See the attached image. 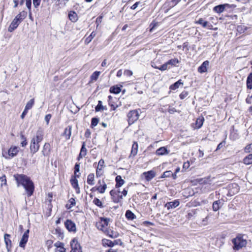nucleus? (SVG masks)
I'll use <instances>...</instances> for the list:
<instances>
[{
    "label": "nucleus",
    "instance_id": "nucleus-45",
    "mask_svg": "<svg viewBox=\"0 0 252 252\" xmlns=\"http://www.w3.org/2000/svg\"><path fill=\"white\" fill-rule=\"evenodd\" d=\"M196 211L191 210L190 212L188 213L187 215V218L188 219H195V215H196Z\"/></svg>",
    "mask_w": 252,
    "mask_h": 252
},
{
    "label": "nucleus",
    "instance_id": "nucleus-58",
    "mask_svg": "<svg viewBox=\"0 0 252 252\" xmlns=\"http://www.w3.org/2000/svg\"><path fill=\"white\" fill-rule=\"evenodd\" d=\"M189 94V93L187 91H183L180 94L179 96L180 99H183L185 98Z\"/></svg>",
    "mask_w": 252,
    "mask_h": 252
},
{
    "label": "nucleus",
    "instance_id": "nucleus-49",
    "mask_svg": "<svg viewBox=\"0 0 252 252\" xmlns=\"http://www.w3.org/2000/svg\"><path fill=\"white\" fill-rule=\"evenodd\" d=\"M21 139L22 140V141L21 143V145L22 147H25L28 144L26 137L24 135L21 134Z\"/></svg>",
    "mask_w": 252,
    "mask_h": 252
},
{
    "label": "nucleus",
    "instance_id": "nucleus-51",
    "mask_svg": "<svg viewBox=\"0 0 252 252\" xmlns=\"http://www.w3.org/2000/svg\"><path fill=\"white\" fill-rule=\"evenodd\" d=\"M170 66L169 64L167 63V62L165 63L162 65L160 66V68H158V69H159L161 71H164L168 69H169Z\"/></svg>",
    "mask_w": 252,
    "mask_h": 252
},
{
    "label": "nucleus",
    "instance_id": "nucleus-29",
    "mask_svg": "<svg viewBox=\"0 0 252 252\" xmlns=\"http://www.w3.org/2000/svg\"><path fill=\"white\" fill-rule=\"evenodd\" d=\"M121 91V88L118 87L117 85L113 86L111 87L109 89L110 93L112 94H118L120 93Z\"/></svg>",
    "mask_w": 252,
    "mask_h": 252
},
{
    "label": "nucleus",
    "instance_id": "nucleus-53",
    "mask_svg": "<svg viewBox=\"0 0 252 252\" xmlns=\"http://www.w3.org/2000/svg\"><path fill=\"white\" fill-rule=\"evenodd\" d=\"M69 202H70V204L68 205V204H66V207L67 209H70V208H71L72 206H74L75 204V200L74 198H71L69 199Z\"/></svg>",
    "mask_w": 252,
    "mask_h": 252
},
{
    "label": "nucleus",
    "instance_id": "nucleus-15",
    "mask_svg": "<svg viewBox=\"0 0 252 252\" xmlns=\"http://www.w3.org/2000/svg\"><path fill=\"white\" fill-rule=\"evenodd\" d=\"M179 201L178 200H175L173 201L167 202L165 204V207L167 208L168 210L174 209L179 205Z\"/></svg>",
    "mask_w": 252,
    "mask_h": 252
},
{
    "label": "nucleus",
    "instance_id": "nucleus-50",
    "mask_svg": "<svg viewBox=\"0 0 252 252\" xmlns=\"http://www.w3.org/2000/svg\"><path fill=\"white\" fill-rule=\"evenodd\" d=\"M52 193L50 192L48 194V198L46 199V204L48 205V208H49V206L51 205V199L52 198Z\"/></svg>",
    "mask_w": 252,
    "mask_h": 252
},
{
    "label": "nucleus",
    "instance_id": "nucleus-34",
    "mask_svg": "<svg viewBox=\"0 0 252 252\" xmlns=\"http://www.w3.org/2000/svg\"><path fill=\"white\" fill-rule=\"evenodd\" d=\"M213 10L218 13H221L224 11L225 9L223 4H220L215 6L213 8Z\"/></svg>",
    "mask_w": 252,
    "mask_h": 252
},
{
    "label": "nucleus",
    "instance_id": "nucleus-48",
    "mask_svg": "<svg viewBox=\"0 0 252 252\" xmlns=\"http://www.w3.org/2000/svg\"><path fill=\"white\" fill-rule=\"evenodd\" d=\"M158 26V23L156 22L155 21H153L150 25V29L149 30L150 32H152L154 31V30Z\"/></svg>",
    "mask_w": 252,
    "mask_h": 252
},
{
    "label": "nucleus",
    "instance_id": "nucleus-32",
    "mask_svg": "<svg viewBox=\"0 0 252 252\" xmlns=\"http://www.w3.org/2000/svg\"><path fill=\"white\" fill-rule=\"evenodd\" d=\"M125 216L126 218L129 220H133L136 218V216L134 213L129 210H128L126 211Z\"/></svg>",
    "mask_w": 252,
    "mask_h": 252
},
{
    "label": "nucleus",
    "instance_id": "nucleus-40",
    "mask_svg": "<svg viewBox=\"0 0 252 252\" xmlns=\"http://www.w3.org/2000/svg\"><path fill=\"white\" fill-rule=\"evenodd\" d=\"M100 74V71H95L91 76V79L92 81H96Z\"/></svg>",
    "mask_w": 252,
    "mask_h": 252
},
{
    "label": "nucleus",
    "instance_id": "nucleus-44",
    "mask_svg": "<svg viewBox=\"0 0 252 252\" xmlns=\"http://www.w3.org/2000/svg\"><path fill=\"white\" fill-rule=\"evenodd\" d=\"M87 149L86 148V143L85 142L82 143V145L81 146V148L80 150V153L83 155V156L85 157L87 154Z\"/></svg>",
    "mask_w": 252,
    "mask_h": 252
},
{
    "label": "nucleus",
    "instance_id": "nucleus-17",
    "mask_svg": "<svg viewBox=\"0 0 252 252\" xmlns=\"http://www.w3.org/2000/svg\"><path fill=\"white\" fill-rule=\"evenodd\" d=\"M209 62L208 61H204L198 68V71L200 73L206 72L207 71V67L209 66Z\"/></svg>",
    "mask_w": 252,
    "mask_h": 252
},
{
    "label": "nucleus",
    "instance_id": "nucleus-27",
    "mask_svg": "<svg viewBox=\"0 0 252 252\" xmlns=\"http://www.w3.org/2000/svg\"><path fill=\"white\" fill-rule=\"evenodd\" d=\"M246 85L248 89H252V72H251L247 77Z\"/></svg>",
    "mask_w": 252,
    "mask_h": 252
},
{
    "label": "nucleus",
    "instance_id": "nucleus-60",
    "mask_svg": "<svg viewBox=\"0 0 252 252\" xmlns=\"http://www.w3.org/2000/svg\"><path fill=\"white\" fill-rule=\"evenodd\" d=\"M26 1V4L29 10H31L32 7V0H25Z\"/></svg>",
    "mask_w": 252,
    "mask_h": 252
},
{
    "label": "nucleus",
    "instance_id": "nucleus-12",
    "mask_svg": "<svg viewBox=\"0 0 252 252\" xmlns=\"http://www.w3.org/2000/svg\"><path fill=\"white\" fill-rule=\"evenodd\" d=\"M64 225L69 232L75 233L76 231V227L73 221H64Z\"/></svg>",
    "mask_w": 252,
    "mask_h": 252
},
{
    "label": "nucleus",
    "instance_id": "nucleus-21",
    "mask_svg": "<svg viewBox=\"0 0 252 252\" xmlns=\"http://www.w3.org/2000/svg\"><path fill=\"white\" fill-rule=\"evenodd\" d=\"M118 240H115L114 241H112L107 239H103L102 240V244L104 246H108L110 247L114 246L115 245L118 244Z\"/></svg>",
    "mask_w": 252,
    "mask_h": 252
},
{
    "label": "nucleus",
    "instance_id": "nucleus-59",
    "mask_svg": "<svg viewBox=\"0 0 252 252\" xmlns=\"http://www.w3.org/2000/svg\"><path fill=\"white\" fill-rule=\"evenodd\" d=\"M247 30V27L244 26H238L237 27V31L240 32H244Z\"/></svg>",
    "mask_w": 252,
    "mask_h": 252
},
{
    "label": "nucleus",
    "instance_id": "nucleus-56",
    "mask_svg": "<svg viewBox=\"0 0 252 252\" xmlns=\"http://www.w3.org/2000/svg\"><path fill=\"white\" fill-rule=\"evenodd\" d=\"M169 5L171 7H173L177 5L181 0H169Z\"/></svg>",
    "mask_w": 252,
    "mask_h": 252
},
{
    "label": "nucleus",
    "instance_id": "nucleus-4",
    "mask_svg": "<svg viewBox=\"0 0 252 252\" xmlns=\"http://www.w3.org/2000/svg\"><path fill=\"white\" fill-rule=\"evenodd\" d=\"M109 221H96L95 226L99 230L102 231L106 232L107 234L112 236V234H110V231L108 229ZM112 232L111 231H110Z\"/></svg>",
    "mask_w": 252,
    "mask_h": 252
},
{
    "label": "nucleus",
    "instance_id": "nucleus-26",
    "mask_svg": "<svg viewBox=\"0 0 252 252\" xmlns=\"http://www.w3.org/2000/svg\"><path fill=\"white\" fill-rule=\"evenodd\" d=\"M68 18L69 20L72 22H75L78 20L77 14L75 11H71L68 13Z\"/></svg>",
    "mask_w": 252,
    "mask_h": 252
},
{
    "label": "nucleus",
    "instance_id": "nucleus-41",
    "mask_svg": "<svg viewBox=\"0 0 252 252\" xmlns=\"http://www.w3.org/2000/svg\"><path fill=\"white\" fill-rule=\"evenodd\" d=\"M34 103V98L31 99L26 104L25 109H26V110H28L31 109Z\"/></svg>",
    "mask_w": 252,
    "mask_h": 252
},
{
    "label": "nucleus",
    "instance_id": "nucleus-2",
    "mask_svg": "<svg viewBox=\"0 0 252 252\" xmlns=\"http://www.w3.org/2000/svg\"><path fill=\"white\" fill-rule=\"evenodd\" d=\"M232 243L233 250L237 251L245 247L247 245V241L244 239L241 234H238L236 237L232 240Z\"/></svg>",
    "mask_w": 252,
    "mask_h": 252
},
{
    "label": "nucleus",
    "instance_id": "nucleus-55",
    "mask_svg": "<svg viewBox=\"0 0 252 252\" xmlns=\"http://www.w3.org/2000/svg\"><path fill=\"white\" fill-rule=\"evenodd\" d=\"M103 174V170L102 168H99L97 166L96 170V176L97 178L100 177Z\"/></svg>",
    "mask_w": 252,
    "mask_h": 252
},
{
    "label": "nucleus",
    "instance_id": "nucleus-47",
    "mask_svg": "<svg viewBox=\"0 0 252 252\" xmlns=\"http://www.w3.org/2000/svg\"><path fill=\"white\" fill-rule=\"evenodd\" d=\"M99 119L97 118H93L91 120V126L93 128L94 126H95L98 123Z\"/></svg>",
    "mask_w": 252,
    "mask_h": 252
},
{
    "label": "nucleus",
    "instance_id": "nucleus-39",
    "mask_svg": "<svg viewBox=\"0 0 252 252\" xmlns=\"http://www.w3.org/2000/svg\"><path fill=\"white\" fill-rule=\"evenodd\" d=\"M95 35H96V33L94 32H93L91 33V34L86 38V39L85 40V43L86 44H88L92 40V39L95 36Z\"/></svg>",
    "mask_w": 252,
    "mask_h": 252
},
{
    "label": "nucleus",
    "instance_id": "nucleus-11",
    "mask_svg": "<svg viewBox=\"0 0 252 252\" xmlns=\"http://www.w3.org/2000/svg\"><path fill=\"white\" fill-rule=\"evenodd\" d=\"M224 200L223 199H219L214 201L212 205L213 211L216 212L218 211L224 204Z\"/></svg>",
    "mask_w": 252,
    "mask_h": 252
},
{
    "label": "nucleus",
    "instance_id": "nucleus-61",
    "mask_svg": "<svg viewBox=\"0 0 252 252\" xmlns=\"http://www.w3.org/2000/svg\"><path fill=\"white\" fill-rule=\"evenodd\" d=\"M41 0H33V4L35 8H37L40 4Z\"/></svg>",
    "mask_w": 252,
    "mask_h": 252
},
{
    "label": "nucleus",
    "instance_id": "nucleus-33",
    "mask_svg": "<svg viewBox=\"0 0 252 252\" xmlns=\"http://www.w3.org/2000/svg\"><path fill=\"white\" fill-rule=\"evenodd\" d=\"M243 162L246 165L252 164V154H249L243 159Z\"/></svg>",
    "mask_w": 252,
    "mask_h": 252
},
{
    "label": "nucleus",
    "instance_id": "nucleus-14",
    "mask_svg": "<svg viewBox=\"0 0 252 252\" xmlns=\"http://www.w3.org/2000/svg\"><path fill=\"white\" fill-rule=\"evenodd\" d=\"M36 142L39 143L43 139V132L41 128H39L36 133L35 136L32 138Z\"/></svg>",
    "mask_w": 252,
    "mask_h": 252
},
{
    "label": "nucleus",
    "instance_id": "nucleus-6",
    "mask_svg": "<svg viewBox=\"0 0 252 252\" xmlns=\"http://www.w3.org/2000/svg\"><path fill=\"white\" fill-rule=\"evenodd\" d=\"M110 194L113 202L115 203H119L123 199V196L122 195L118 194L116 190L112 189L110 191Z\"/></svg>",
    "mask_w": 252,
    "mask_h": 252
},
{
    "label": "nucleus",
    "instance_id": "nucleus-8",
    "mask_svg": "<svg viewBox=\"0 0 252 252\" xmlns=\"http://www.w3.org/2000/svg\"><path fill=\"white\" fill-rule=\"evenodd\" d=\"M39 144L36 141H35L34 139H32L30 144V151L31 153L32 154H34L36 153L39 149Z\"/></svg>",
    "mask_w": 252,
    "mask_h": 252
},
{
    "label": "nucleus",
    "instance_id": "nucleus-63",
    "mask_svg": "<svg viewBox=\"0 0 252 252\" xmlns=\"http://www.w3.org/2000/svg\"><path fill=\"white\" fill-rule=\"evenodd\" d=\"M124 74L127 76H131L133 74V72L130 70H125L124 71Z\"/></svg>",
    "mask_w": 252,
    "mask_h": 252
},
{
    "label": "nucleus",
    "instance_id": "nucleus-46",
    "mask_svg": "<svg viewBox=\"0 0 252 252\" xmlns=\"http://www.w3.org/2000/svg\"><path fill=\"white\" fill-rule=\"evenodd\" d=\"M167 62V63L169 65H174L175 66L176 64L179 63V60L177 59H173L169 60Z\"/></svg>",
    "mask_w": 252,
    "mask_h": 252
},
{
    "label": "nucleus",
    "instance_id": "nucleus-64",
    "mask_svg": "<svg viewBox=\"0 0 252 252\" xmlns=\"http://www.w3.org/2000/svg\"><path fill=\"white\" fill-rule=\"evenodd\" d=\"M245 151L247 152H251L252 151V143L247 145L245 148Z\"/></svg>",
    "mask_w": 252,
    "mask_h": 252
},
{
    "label": "nucleus",
    "instance_id": "nucleus-7",
    "mask_svg": "<svg viewBox=\"0 0 252 252\" xmlns=\"http://www.w3.org/2000/svg\"><path fill=\"white\" fill-rule=\"evenodd\" d=\"M51 146L49 143H45L43 146L41 153L44 157H48L51 154Z\"/></svg>",
    "mask_w": 252,
    "mask_h": 252
},
{
    "label": "nucleus",
    "instance_id": "nucleus-18",
    "mask_svg": "<svg viewBox=\"0 0 252 252\" xmlns=\"http://www.w3.org/2000/svg\"><path fill=\"white\" fill-rule=\"evenodd\" d=\"M21 23L20 22L14 18L11 23L9 27H8V31L9 32H12L15 30Z\"/></svg>",
    "mask_w": 252,
    "mask_h": 252
},
{
    "label": "nucleus",
    "instance_id": "nucleus-57",
    "mask_svg": "<svg viewBox=\"0 0 252 252\" xmlns=\"http://www.w3.org/2000/svg\"><path fill=\"white\" fill-rule=\"evenodd\" d=\"M223 5L225 10L230 8H234L236 7V6L234 4H229L228 3L223 4Z\"/></svg>",
    "mask_w": 252,
    "mask_h": 252
},
{
    "label": "nucleus",
    "instance_id": "nucleus-24",
    "mask_svg": "<svg viewBox=\"0 0 252 252\" xmlns=\"http://www.w3.org/2000/svg\"><path fill=\"white\" fill-rule=\"evenodd\" d=\"M138 145L137 142H134L132 147H131V150L130 153V156L134 157L136 156L137 154L138 151Z\"/></svg>",
    "mask_w": 252,
    "mask_h": 252
},
{
    "label": "nucleus",
    "instance_id": "nucleus-36",
    "mask_svg": "<svg viewBox=\"0 0 252 252\" xmlns=\"http://www.w3.org/2000/svg\"><path fill=\"white\" fill-rule=\"evenodd\" d=\"M94 173L89 174V175L88 176V178H87V183L90 185H94Z\"/></svg>",
    "mask_w": 252,
    "mask_h": 252
},
{
    "label": "nucleus",
    "instance_id": "nucleus-1",
    "mask_svg": "<svg viewBox=\"0 0 252 252\" xmlns=\"http://www.w3.org/2000/svg\"><path fill=\"white\" fill-rule=\"evenodd\" d=\"M14 177L18 185L21 184L25 189L28 196L32 195L34 186L33 183L27 176L24 174H15Z\"/></svg>",
    "mask_w": 252,
    "mask_h": 252
},
{
    "label": "nucleus",
    "instance_id": "nucleus-16",
    "mask_svg": "<svg viewBox=\"0 0 252 252\" xmlns=\"http://www.w3.org/2000/svg\"><path fill=\"white\" fill-rule=\"evenodd\" d=\"M142 175L147 181H149L155 177L156 173L153 170H150L144 172Z\"/></svg>",
    "mask_w": 252,
    "mask_h": 252
},
{
    "label": "nucleus",
    "instance_id": "nucleus-3",
    "mask_svg": "<svg viewBox=\"0 0 252 252\" xmlns=\"http://www.w3.org/2000/svg\"><path fill=\"white\" fill-rule=\"evenodd\" d=\"M128 123L129 125L133 124L139 118V113L137 110H133L130 111L127 115Z\"/></svg>",
    "mask_w": 252,
    "mask_h": 252
},
{
    "label": "nucleus",
    "instance_id": "nucleus-9",
    "mask_svg": "<svg viewBox=\"0 0 252 252\" xmlns=\"http://www.w3.org/2000/svg\"><path fill=\"white\" fill-rule=\"evenodd\" d=\"M195 23V24L201 25L203 28H206L209 30L213 29V25L208 22L205 21L203 18H199L198 20L196 21Z\"/></svg>",
    "mask_w": 252,
    "mask_h": 252
},
{
    "label": "nucleus",
    "instance_id": "nucleus-62",
    "mask_svg": "<svg viewBox=\"0 0 252 252\" xmlns=\"http://www.w3.org/2000/svg\"><path fill=\"white\" fill-rule=\"evenodd\" d=\"M52 117V115L50 114H47L45 117V121L46 122L47 125L49 124V121Z\"/></svg>",
    "mask_w": 252,
    "mask_h": 252
},
{
    "label": "nucleus",
    "instance_id": "nucleus-37",
    "mask_svg": "<svg viewBox=\"0 0 252 252\" xmlns=\"http://www.w3.org/2000/svg\"><path fill=\"white\" fill-rule=\"evenodd\" d=\"M102 182L103 183V184L102 185H100L99 186L97 187L98 191L100 193H104L107 188V185L105 184L104 181L102 180Z\"/></svg>",
    "mask_w": 252,
    "mask_h": 252
},
{
    "label": "nucleus",
    "instance_id": "nucleus-22",
    "mask_svg": "<svg viewBox=\"0 0 252 252\" xmlns=\"http://www.w3.org/2000/svg\"><path fill=\"white\" fill-rule=\"evenodd\" d=\"M19 152L18 147H14L10 148L8 151V154L9 156L13 158L16 156Z\"/></svg>",
    "mask_w": 252,
    "mask_h": 252
},
{
    "label": "nucleus",
    "instance_id": "nucleus-38",
    "mask_svg": "<svg viewBox=\"0 0 252 252\" xmlns=\"http://www.w3.org/2000/svg\"><path fill=\"white\" fill-rule=\"evenodd\" d=\"M80 163H76L75 164L74 173L75 177L79 178L80 177V173L77 174L80 171Z\"/></svg>",
    "mask_w": 252,
    "mask_h": 252
},
{
    "label": "nucleus",
    "instance_id": "nucleus-35",
    "mask_svg": "<svg viewBox=\"0 0 252 252\" xmlns=\"http://www.w3.org/2000/svg\"><path fill=\"white\" fill-rule=\"evenodd\" d=\"M204 118L203 117L197 118L195 122V126L197 128H200L203 125Z\"/></svg>",
    "mask_w": 252,
    "mask_h": 252
},
{
    "label": "nucleus",
    "instance_id": "nucleus-54",
    "mask_svg": "<svg viewBox=\"0 0 252 252\" xmlns=\"http://www.w3.org/2000/svg\"><path fill=\"white\" fill-rule=\"evenodd\" d=\"M93 203L98 207H102V204L101 201L97 198H94L93 200Z\"/></svg>",
    "mask_w": 252,
    "mask_h": 252
},
{
    "label": "nucleus",
    "instance_id": "nucleus-10",
    "mask_svg": "<svg viewBox=\"0 0 252 252\" xmlns=\"http://www.w3.org/2000/svg\"><path fill=\"white\" fill-rule=\"evenodd\" d=\"M29 230H27L22 236V237L19 243V246L21 248H24L26 244L28 242L29 238Z\"/></svg>",
    "mask_w": 252,
    "mask_h": 252
},
{
    "label": "nucleus",
    "instance_id": "nucleus-43",
    "mask_svg": "<svg viewBox=\"0 0 252 252\" xmlns=\"http://www.w3.org/2000/svg\"><path fill=\"white\" fill-rule=\"evenodd\" d=\"M103 108L102 102L101 100H99L97 105L95 107V110L96 112L101 111Z\"/></svg>",
    "mask_w": 252,
    "mask_h": 252
},
{
    "label": "nucleus",
    "instance_id": "nucleus-31",
    "mask_svg": "<svg viewBox=\"0 0 252 252\" xmlns=\"http://www.w3.org/2000/svg\"><path fill=\"white\" fill-rule=\"evenodd\" d=\"M27 13L24 11L20 12L15 17V18L17 19L18 21L21 22L25 18L26 16Z\"/></svg>",
    "mask_w": 252,
    "mask_h": 252
},
{
    "label": "nucleus",
    "instance_id": "nucleus-25",
    "mask_svg": "<svg viewBox=\"0 0 252 252\" xmlns=\"http://www.w3.org/2000/svg\"><path fill=\"white\" fill-rule=\"evenodd\" d=\"M115 181L116 182L115 186L116 188H117L122 187L125 183V181L122 178V177L120 175L116 176Z\"/></svg>",
    "mask_w": 252,
    "mask_h": 252
},
{
    "label": "nucleus",
    "instance_id": "nucleus-42",
    "mask_svg": "<svg viewBox=\"0 0 252 252\" xmlns=\"http://www.w3.org/2000/svg\"><path fill=\"white\" fill-rule=\"evenodd\" d=\"M54 234H56L59 238L63 239V233L59 228H57L55 230Z\"/></svg>",
    "mask_w": 252,
    "mask_h": 252
},
{
    "label": "nucleus",
    "instance_id": "nucleus-28",
    "mask_svg": "<svg viewBox=\"0 0 252 252\" xmlns=\"http://www.w3.org/2000/svg\"><path fill=\"white\" fill-rule=\"evenodd\" d=\"M183 82L182 81V80L180 79L178 81L176 82L174 84H172L170 87L169 89L172 90H175L179 88V86L181 85H183Z\"/></svg>",
    "mask_w": 252,
    "mask_h": 252
},
{
    "label": "nucleus",
    "instance_id": "nucleus-13",
    "mask_svg": "<svg viewBox=\"0 0 252 252\" xmlns=\"http://www.w3.org/2000/svg\"><path fill=\"white\" fill-rule=\"evenodd\" d=\"M10 235L7 233L5 234L4 235V243L8 252L10 251L12 247L11 241L10 239Z\"/></svg>",
    "mask_w": 252,
    "mask_h": 252
},
{
    "label": "nucleus",
    "instance_id": "nucleus-5",
    "mask_svg": "<svg viewBox=\"0 0 252 252\" xmlns=\"http://www.w3.org/2000/svg\"><path fill=\"white\" fill-rule=\"evenodd\" d=\"M71 250L70 252H82L80 245L76 238H73L70 242Z\"/></svg>",
    "mask_w": 252,
    "mask_h": 252
},
{
    "label": "nucleus",
    "instance_id": "nucleus-19",
    "mask_svg": "<svg viewBox=\"0 0 252 252\" xmlns=\"http://www.w3.org/2000/svg\"><path fill=\"white\" fill-rule=\"evenodd\" d=\"M76 178L77 177H75V176H74V178L71 179L70 183L73 188L75 189L76 193H79L80 188L79 187L78 180H77Z\"/></svg>",
    "mask_w": 252,
    "mask_h": 252
},
{
    "label": "nucleus",
    "instance_id": "nucleus-30",
    "mask_svg": "<svg viewBox=\"0 0 252 252\" xmlns=\"http://www.w3.org/2000/svg\"><path fill=\"white\" fill-rule=\"evenodd\" d=\"M71 129L72 126H68L67 127H66L64 130L63 135L66 137L67 139L70 138V137L71 134Z\"/></svg>",
    "mask_w": 252,
    "mask_h": 252
},
{
    "label": "nucleus",
    "instance_id": "nucleus-52",
    "mask_svg": "<svg viewBox=\"0 0 252 252\" xmlns=\"http://www.w3.org/2000/svg\"><path fill=\"white\" fill-rule=\"evenodd\" d=\"M171 175H172V172H171V171H166L163 172V174L160 177V178L169 177L171 176Z\"/></svg>",
    "mask_w": 252,
    "mask_h": 252
},
{
    "label": "nucleus",
    "instance_id": "nucleus-23",
    "mask_svg": "<svg viewBox=\"0 0 252 252\" xmlns=\"http://www.w3.org/2000/svg\"><path fill=\"white\" fill-rule=\"evenodd\" d=\"M156 154L158 156H162L169 153V151L165 147H161L157 150Z\"/></svg>",
    "mask_w": 252,
    "mask_h": 252
},
{
    "label": "nucleus",
    "instance_id": "nucleus-20",
    "mask_svg": "<svg viewBox=\"0 0 252 252\" xmlns=\"http://www.w3.org/2000/svg\"><path fill=\"white\" fill-rule=\"evenodd\" d=\"M54 246L56 247V251L59 252H67L66 249L64 248V244L63 243L58 241L54 244Z\"/></svg>",
    "mask_w": 252,
    "mask_h": 252
}]
</instances>
